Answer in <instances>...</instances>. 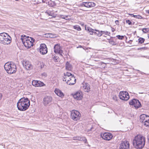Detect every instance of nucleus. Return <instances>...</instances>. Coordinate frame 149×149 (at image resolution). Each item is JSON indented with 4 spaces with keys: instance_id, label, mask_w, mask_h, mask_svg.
<instances>
[{
    "instance_id": "obj_1",
    "label": "nucleus",
    "mask_w": 149,
    "mask_h": 149,
    "mask_svg": "<svg viewBox=\"0 0 149 149\" xmlns=\"http://www.w3.org/2000/svg\"><path fill=\"white\" fill-rule=\"evenodd\" d=\"M145 138L141 135H137L134 138L133 140V145L136 148L141 149L144 146Z\"/></svg>"
},
{
    "instance_id": "obj_2",
    "label": "nucleus",
    "mask_w": 149,
    "mask_h": 149,
    "mask_svg": "<svg viewBox=\"0 0 149 149\" xmlns=\"http://www.w3.org/2000/svg\"><path fill=\"white\" fill-rule=\"evenodd\" d=\"M30 105V101L27 98H21L19 100L17 104V106L18 110L23 111L26 110Z\"/></svg>"
},
{
    "instance_id": "obj_3",
    "label": "nucleus",
    "mask_w": 149,
    "mask_h": 149,
    "mask_svg": "<svg viewBox=\"0 0 149 149\" xmlns=\"http://www.w3.org/2000/svg\"><path fill=\"white\" fill-rule=\"evenodd\" d=\"M21 39L23 43L27 48H30L33 46V43L35 40L33 38L23 35L21 36Z\"/></svg>"
},
{
    "instance_id": "obj_4",
    "label": "nucleus",
    "mask_w": 149,
    "mask_h": 149,
    "mask_svg": "<svg viewBox=\"0 0 149 149\" xmlns=\"http://www.w3.org/2000/svg\"><path fill=\"white\" fill-rule=\"evenodd\" d=\"M11 38L6 33H0V43L4 45H7L11 42Z\"/></svg>"
},
{
    "instance_id": "obj_5",
    "label": "nucleus",
    "mask_w": 149,
    "mask_h": 149,
    "mask_svg": "<svg viewBox=\"0 0 149 149\" xmlns=\"http://www.w3.org/2000/svg\"><path fill=\"white\" fill-rule=\"evenodd\" d=\"M4 67L5 70L9 74L15 73L16 71V66L13 63H6L5 64Z\"/></svg>"
},
{
    "instance_id": "obj_6",
    "label": "nucleus",
    "mask_w": 149,
    "mask_h": 149,
    "mask_svg": "<svg viewBox=\"0 0 149 149\" xmlns=\"http://www.w3.org/2000/svg\"><path fill=\"white\" fill-rule=\"evenodd\" d=\"M53 102V98L50 96L46 95L42 99V104L45 106H49Z\"/></svg>"
},
{
    "instance_id": "obj_7",
    "label": "nucleus",
    "mask_w": 149,
    "mask_h": 149,
    "mask_svg": "<svg viewBox=\"0 0 149 149\" xmlns=\"http://www.w3.org/2000/svg\"><path fill=\"white\" fill-rule=\"evenodd\" d=\"M81 116L80 113L77 111L73 110L71 114V117L74 121H77L80 119Z\"/></svg>"
},
{
    "instance_id": "obj_8",
    "label": "nucleus",
    "mask_w": 149,
    "mask_h": 149,
    "mask_svg": "<svg viewBox=\"0 0 149 149\" xmlns=\"http://www.w3.org/2000/svg\"><path fill=\"white\" fill-rule=\"evenodd\" d=\"M119 95L120 99L125 101L127 100L130 98L129 94L126 91L120 92Z\"/></svg>"
},
{
    "instance_id": "obj_9",
    "label": "nucleus",
    "mask_w": 149,
    "mask_h": 149,
    "mask_svg": "<svg viewBox=\"0 0 149 149\" xmlns=\"http://www.w3.org/2000/svg\"><path fill=\"white\" fill-rule=\"evenodd\" d=\"M130 105L133 106L136 108L138 109L141 107V104L139 101L136 99H133L129 102Z\"/></svg>"
},
{
    "instance_id": "obj_10",
    "label": "nucleus",
    "mask_w": 149,
    "mask_h": 149,
    "mask_svg": "<svg viewBox=\"0 0 149 149\" xmlns=\"http://www.w3.org/2000/svg\"><path fill=\"white\" fill-rule=\"evenodd\" d=\"M101 136L102 139L105 140L109 141L112 138V135L110 133L105 132L104 133H101Z\"/></svg>"
},
{
    "instance_id": "obj_11",
    "label": "nucleus",
    "mask_w": 149,
    "mask_h": 149,
    "mask_svg": "<svg viewBox=\"0 0 149 149\" xmlns=\"http://www.w3.org/2000/svg\"><path fill=\"white\" fill-rule=\"evenodd\" d=\"M54 52L56 53H58L61 56H63V51L62 50V47L60 46V44H57L54 47Z\"/></svg>"
},
{
    "instance_id": "obj_12",
    "label": "nucleus",
    "mask_w": 149,
    "mask_h": 149,
    "mask_svg": "<svg viewBox=\"0 0 149 149\" xmlns=\"http://www.w3.org/2000/svg\"><path fill=\"white\" fill-rule=\"evenodd\" d=\"M81 6L82 7L91 8L95 6V4L92 2H83L81 4Z\"/></svg>"
},
{
    "instance_id": "obj_13",
    "label": "nucleus",
    "mask_w": 149,
    "mask_h": 149,
    "mask_svg": "<svg viewBox=\"0 0 149 149\" xmlns=\"http://www.w3.org/2000/svg\"><path fill=\"white\" fill-rule=\"evenodd\" d=\"M39 51L42 54H45L47 52V49L45 44H41L40 46Z\"/></svg>"
},
{
    "instance_id": "obj_14",
    "label": "nucleus",
    "mask_w": 149,
    "mask_h": 149,
    "mask_svg": "<svg viewBox=\"0 0 149 149\" xmlns=\"http://www.w3.org/2000/svg\"><path fill=\"white\" fill-rule=\"evenodd\" d=\"M130 144L127 141H123L120 144V149H129Z\"/></svg>"
},
{
    "instance_id": "obj_15",
    "label": "nucleus",
    "mask_w": 149,
    "mask_h": 149,
    "mask_svg": "<svg viewBox=\"0 0 149 149\" xmlns=\"http://www.w3.org/2000/svg\"><path fill=\"white\" fill-rule=\"evenodd\" d=\"M76 79L74 75H72L71 76L69 79H68V80L67 81V84L72 85L76 83Z\"/></svg>"
},
{
    "instance_id": "obj_16",
    "label": "nucleus",
    "mask_w": 149,
    "mask_h": 149,
    "mask_svg": "<svg viewBox=\"0 0 149 149\" xmlns=\"http://www.w3.org/2000/svg\"><path fill=\"white\" fill-rule=\"evenodd\" d=\"M23 64L24 66L27 70H30L33 68L32 65L29 61H24Z\"/></svg>"
},
{
    "instance_id": "obj_17",
    "label": "nucleus",
    "mask_w": 149,
    "mask_h": 149,
    "mask_svg": "<svg viewBox=\"0 0 149 149\" xmlns=\"http://www.w3.org/2000/svg\"><path fill=\"white\" fill-rule=\"evenodd\" d=\"M73 97L77 100H80L82 99L83 95L81 92H77L74 95Z\"/></svg>"
},
{
    "instance_id": "obj_18",
    "label": "nucleus",
    "mask_w": 149,
    "mask_h": 149,
    "mask_svg": "<svg viewBox=\"0 0 149 149\" xmlns=\"http://www.w3.org/2000/svg\"><path fill=\"white\" fill-rule=\"evenodd\" d=\"M83 85V87L85 92H88L90 91V85L88 83H86L85 84H84Z\"/></svg>"
},
{
    "instance_id": "obj_19",
    "label": "nucleus",
    "mask_w": 149,
    "mask_h": 149,
    "mask_svg": "<svg viewBox=\"0 0 149 149\" xmlns=\"http://www.w3.org/2000/svg\"><path fill=\"white\" fill-rule=\"evenodd\" d=\"M54 92L58 96L61 97H63L64 96L63 93L58 89L56 88Z\"/></svg>"
},
{
    "instance_id": "obj_20",
    "label": "nucleus",
    "mask_w": 149,
    "mask_h": 149,
    "mask_svg": "<svg viewBox=\"0 0 149 149\" xmlns=\"http://www.w3.org/2000/svg\"><path fill=\"white\" fill-rule=\"evenodd\" d=\"M73 139L75 140L83 141L86 143L87 140L86 138L84 137H81L80 136H77L73 137Z\"/></svg>"
},
{
    "instance_id": "obj_21",
    "label": "nucleus",
    "mask_w": 149,
    "mask_h": 149,
    "mask_svg": "<svg viewBox=\"0 0 149 149\" xmlns=\"http://www.w3.org/2000/svg\"><path fill=\"white\" fill-rule=\"evenodd\" d=\"M93 34H94V35H96L98 37H100L102 36L101 31H100L99 30H95L93 33Z\"/></svg>"
},
{
    "instance_id": "obj_22",
    "label": "nucleus",
    "mask_w": 149,
    "mask_h": 149,
    "mask_svg": "<svg viewBox=\"0 0 149 149\" xmlns=\"http://www.w3.org/2000/svg\"><path fill=\"white\" fill-rule=\"evenodd\" d=\"M65 68L66 70H71L72 69L71 65L70 64L68 61L66 63Z\"/></svg>"
},
{
    "instance_id": "obj_23",
    "label": "nucleus",
    "mask_w": 149,
    "mask_h": 149,
    "mask_svg": "<svg viewBox=\"0 0 149 149\" xmlns=\"http://www.w3.org/2000/svg\"><path fill=\"white\" fill-rule=\"evenodd\" d=\"M48 4L51 7H54L56 6V3L54 1H52L51 0L48 1Z\"/></svg>"
},
{
    "instance_id": "obj_24",
    "label": "nucleus",
    "mask_w": 149,
    "mask_h": 149,
    "mask_svg": "<svg viewBox=\"0 0 149 149\" xmlns=\"http://www.w3.org/2000/svg\"><path fill=\"white\" fill-rule=\"evenodd\" d=\"M146 117V115L145 114H142L140 116V121L142 122L143 124L144 120H145V119Z\"/></svg>"
},
{
    "instance_id": "obj_25",
    "label": "nucleus",
    "mask_w": 149,
    "mask_h": 149,
    "mask_svg": "<svg viewBox=\"0 0 149 149\" xmlns=\"http://www.w3.org/2000/svg\"><path fill=\"white\" fill-rule=\"evenodd\" d=\"M88 31L90 33V34L91 35H93L95 30L92 29L90 27L87 28Z\"/></svg>"
},
{
    "instance_id": "obj_26",
    "label": "nucleus",
    "mask_w": 149,
    "mask_h": 149,
    "mask_svg": "<svg viewBox=\"0 0 149 149\" xmlns=\"http://www.w3.org/2000/svg\"><path fill=\"white\" fill-rule=\"evenodd\" d=\"M45 85V84L43 82L40 81H38L37 87H41Z\"/></svg>"
},
{
    "instance_id": "obj_27",
    "label": "nucleus",
    "mask_w": 149,
    "mask_h": 149,
    "mask_svg": "<svg viewBox=\"0 0 149 149\" xmlns=\"http://www.w3.org/2000/svg\"><path fill=\"white\" fill-rule=\"evenodd\" d=\"M145 41V39L143 38H140L138 39V41H139V44H141L142 43H143L144 41Z\"/></svg>"
},
{
    "instance_id": "obj_28",
    "label": "nucleus",
    "mask_w": 149,
    "mask_h": 149,
    "mask_svg": "<svg viewBox=\"0 0 149 149\" xmlns=\"http://www.w3.org/2000/svg\"><path fill=\"white\" fill-rule=\"evenodd\" d=\"M131 16L135 18H138V19H142V17L140 15H134L133 14H131Z\"/></svg>"
},
{
    "instance_id": "obj_29",
    "label": "nucleus",
    "mask_w": 149,
    "mask_h": 149,
    "mask_svg": "<svg viewBox=\"0 0 149 149\" xmlns=\"http://www.w3.org/2000/svg\"><path fill=\"white\" fill-rule=\"evenodd\" d=\"M74 28L78 31H80L81 30V29L80 26L79 25H76L74 26Z\"/></svg>"
},
{
    "instance_id": "obj_30",
    "label": "nucleus",
    "mask_w": 149,
    "mask_h": 149,
    "mask_svg": "<svg viewBox=\"0 0 149 149\" xmlns=\"http://www.w3.org/2000/svg\"><path fill=\"white\" fill-rule=\"evenodd\" d=\"M110 59L109 58H107L106 59L105 62H102L101 63V65L102 64H105L106 65L107 64H109L110 63Z\"/></svg>"
},
{
    "instance_id": "obj_31",
    "label": "nucleus",
    "mask_w": 149,
    "mask_h": 149,
    "mask_svg": "<svg viewBox=\"0 0 149 149\" xmlns=\"http://www.w3.org/2000/svg\"><path fill=\"white\" fill-rule=\"evenodd\" d=\"M38 82V81L33 80L32 81V84L33 86L37 87Z\"/></svg>"
},
{
    "instance_id": "obj_32",
    "label": "nucleus",
    "mask_w": 149,
    "mask_h": 149,
    "mask_svg": "<svg viewBox=\"0 0 149 149\" xmlns=\"http://www.w3.org/2000/svg\"><path fill=\"white\" fill-rule=\"evenodd\" d=\"M101 33H102V36L103 34H104L107 35H108L110 34V32L107 31H101Z\"/></svg>"
},
{
    "instance_id": "obj_33",
    "label": "nucleus",
    "mask_w": 149,
    "mask_h": 149,
    "mask_svg": "<svg viewBox=\"0 0 149 149\" xmlns=\"http://www.w3.org/2000/svg\"><path fill=\"white\" fill-rule=\"evenodd\" d=\"M63 81H66L67 80V81L68 80V79H69V78L70 77H67V75H64L63 76Z\"/></svg>"
},
{
    "instance_id": "obj_34",
    "label": "nucleus",
    "mask_w": 149,
    "mask_h": 149,
    "mask_svg": "<svg viewBox=\"0 0 149 149\" xmlns=\"http://www.w3.org/2000/svg\"><path fill=\"white\" fill-rule=\"evenodd\" d=\"M144 125L146 127H149V120L146 121L144 123H143Z\"/></svg>"
},
{
    "instance_id": "obj_35",
    "label": "nucleus",
    "mask_w": 149,
    "mask_h": 149,
    "mask_svg": "<svg viewBox=\"0 0 149 149\" xmlns=\"http://www.w3.org/2000/svg\"><path fill=\"white\" fill-rule=\"evenodd\" d=\"M116 37L120 40H123L124 38V36L119 35L117 36Z\"/></svg>"
},
{
    "instance_id": "obj_36",
    "label": "nucleus",
    "mask_w": 149,
    "mask_h": 149,
    "mask_svg": "<svg viewBox=\"0 0 149 149\" xmlns=\"http://www.w3.org/2000/svg\"><path fill=\"white\" fill-rule=\"evenodd\" d=\"M149 31V29L147 28H144L142 29V31L144 33L148 32Z\"/></svg>"
},
{
    "instance_id": "obj_37",
    "label": "nucleus",
    "mask_w": 149,
    "mask_h": 149,
    "mask_svg": "<svg viewBox=\"0 0 149 149\" xmlns=\"http://www.w3.org/2000/svg\"><path fill=\"white\" fill-rule=\"evenodd\" d=\"M64 75H67V77H71L72 75H73L70 73L69 72H67L66 73H64Z\"/></svg>"
},
{
    "instance_id": "obj_38",
    "label": "nucleus",
    "mask_w": 149,
    "mask_h": 149,
    "mask_svg": "<svg viewBox=\"0 0 149 149\" xmlns=\"http://www.w3.org/2000/svg\"><path fill=\"white\" fill-rule=\"evenodd\" d=\"M109 43L112 45H116L115 42L112 40H109Z\"/></svg>"
},
{
    "instance_id": "obj_39",
    "label": "nucleus",
    "mask_w": 149,
    "mask_h": 149,
    "mask_svg": "<svg viewBox=\"0 0 149 149\" xmlns=\"http://www.w3.org/2000/svg\"><path fill=\"white\" fill-rule=\"evenodd\" d=\"M44 36L47 38H52L50 36L49 33H46L44 35Z\"/></svg>"
},
{
    "instance_id": "obj_40",
    "label": "nucleus",
    "mask_w": 149,
    "mask_h": 149,
    "mask_svg": "<svg viewBox=\"0 0 149 149\" xmlns=\"http://www.w3.org/2000/svg\"><path fill=\"white\" fill-rule=\"evenodd\" d=\"M45 13L47 14V15H49L51 16V13L50 11L49 10H47L45 12Z\"/></svg>"
},
{
    "instance_id": "obj_41",
    "label": "nucleus",
    "mask_w": 149,
    "mask_h": 149,
    "mask_svg": "<svg viewBox=\"0 0 149 149\" xmlns=\"http://www.w3.org/2000/svg\"><path fill=\"white\" fill-rule=\"evenodd\" d=\"M145 119V120H144V122H143V123H144L145 122H146V121L149 120V116L146 115V118Z\"/></svg>"
},
{
    "instance_id": "obj_42",
    "label": "nucleus",
    "mask_w": 149,
    "mask_h": 149,
    "mask_svg": "<svg viewBox=\"0 0 149 149\" xmlns=\"http://www.w3.org/2000/svg\"><path fill=\"white\" fill-rule=\"evenodd\" d=\"M147 49V48L145 47H142L141 48H139L137 49V50H145Z\"/></svg>"
},
{
    "instance_id": "obj_43",
    "label": "nucleus",
    "mask_w": 149,
    "mask_h": 149,
    "mask_svg": "<svg viewBox=\"0 0 149 149\" xmlns=\"http://www.w3.org/2000/svg\"><path fill=\"white\" fill-rule=\"evenodd\" d=\"M126 22L129 25H130L132 24L131 22L129 20H126Z\"/></svg>"
},
{
    "instance_id": "obj_44",
    "label": "nucleus",
    "mask_w": 149,
    "mask_h": 149,
    "mask_svg": "<svg viewBox=\"0 0 149 149\" xmlns=\"http://www.w3.org/2000/svg\"><path fill=\"white\" fill-rule=\"evenodd\" d=\"M60 17L62 19H65L66 20L68 19L65 18V16L64 15H60Z\"/></svg>"
},
{
    "instance_id": "obj_45",
    "label": "nucleus",
    "mask_w": 149,
    "mask_h": 149,
    "mask_svg": "<svg viewBox=\"0 0 149 149\" xmlns=\"http://www.w3.org/2000/svg\"><path fill=\"white\" fill-rule=\"evenodd\" d=\"M42 76H44L45 77H46L47 76V73L45 72H44L42 73Z\"/></svg>"
},
{
    "instance_id": "obj_46",
    "label": "nucleus",
    "mask_w": 149,
    "mask_h": 149,
    "mask_svg": "<svg viewBox=\"0 0 149 149\" xmlns=\"http://www.w3.org/2000/svg\"><path fill=\"white\" fill-rule=\"evenodd\" d=\"M115 23L116 24V25H119V21L118 20H116L115 21Z\"/></svg>"
},
{
    "instance_id": "obj_47",
    "label": "nucleus",
    "mask_w": 149,
    "mask_h": 149,
    "mask_svg": "<svg viewBox=\"0 0 149 149\" xmlns=\"http://www.w3.org/2000/svg\"><path fill=\"white\" fill-rule=\"evenodd\" d=\"M93 129V127H92L90 129H88L87 130V132H90V131H92V129Z\"/></svg>"
},
{
    "instance_id": "obj_48",
    "label": "nucleus",
    "mask_w": 149,
    "mask_h": 149,
    "mask_svg": "<svg viewBox=\"0 0 149 149\" xmlns=\"http://www.w3.org/2000/svg\"><path fill=\"white\" fill-rule=\"evenodd\" d=\"M132 40H130L128 42V43L131 44L132 42Z\"/></svg>"
},
{
    "instance_id": "obj_49",
    "label": "nucleus",
    "mask_w": 149,
    "mask_h": 149,
    "mask_svg": "<svg viewBox=\"0 0 149 149\" xmlns=\"http://www.w3.org/2000/svg\"><path fill=\"white\" fill-rule=\"evenodd\" d=\"M2 97V94L0 93V100H1V99Z\"/></svg>"
},
{
    "instance_id": "obj_50",
    "label": "nucleus",
    "mask_w": 149,
    "mask_h": 149,
    "mask_svg": "<svg viewBox=\"0 0 149 149\" xmlns=\"http://www.w3.org/2000/svg\"><path fill=\"white\" fill-rule=\"evenodd\" d=\"M146 13L149 14V10H146Z\"/></svg>"
},
{
    "instance_id": "obj_51",
    "label": "nucleus",
    "mask_w": 149,
    "mask_h": 149,
    "mask_svg": "<svg viewBox=\"0 0 149 149\" xmlns=\"http://www.w3.org/2000/svg\"><path fill=\"white\" fill-rule=\"evenodd\" d=\"M147 139L148 141V142H149V135L147 136Z\"/></svg>"
},
{
    "instance_id": "obj_52",
    "label": "nucleus",
    "mask_w": 149,
    "mask_h": 149,
    "mask_svg": "<svg viewBox=\"0 0 149 149\" xmlns=\"http://www.w3.org/2000/svg\"><path fill=\"white\" fill-rule=\"evenodd\" d=\"M82 47L81 46L79 45L78 47H77V48H82Z\"/></svg>"
},
{
    "instance_id": "obj_53",
    "label": "nucleus",
    "mask_w": 149,
    "mask_h": 149,
    "mask_svg": "<svg viewBox=\"0 0 149 149\" xmlns=\"http://www.w3.org/2000/svg\"><path fill=\"white\" fill-rule=\"evenodd\" d=\"M68 15H66L65 16V18H67L68 17Z\"/></svg>"
},
{
    "instance_id": "obj_54",
    "label": "nucleus",
    "mask_w": 149,
    "mask_h": 149,
    "mask_svg": "<svg viewBox=\"0 0 149 149\" xmlns=\"http://www.w3.org/2000/svg\"><path fill=\"white\" fill-rule=\"evenodd\" d=\"M42 0V2L43 3H45V1H44V0Z\"/></svg>"
},
{
    "instance_id": "obj_55",
    "label": "nucleus",
    "mask_w": 149,
    "mask_h": 149,
    "mask_svg": "<svg viewBox=\"0 0 149 149\" xmlns=\"http://www.w3.org/2000/svg\"><path fill=\"white\" fill-rule=\"evenodd\" d=\"M148 38H149V33L148 34Z\"/></svg>"
},
{
    "instance_id": "obj_56",
    "label": "nucleus",
    "mask_w": 149,
    "mask_h": 149,
    "mask_svg": "<svg viewBox=\"0 0 149 149\" xmlns=\"http://www.w3.org/2000/svg\"><path fill=\"white\" fill-rule=\"evenodd\" d=\"M15 0L17 1H19V0Z\"/></svg>"
},
{
    "instance_id": "obj_57",
    "label": "nucleus",
    "mask_w": 149,
    "mask_h": 149,
    "mask_svg": "<svg viewBox=\"0 0 149 149\" xmlns=\"http://www.w3.org/2000/svg\"><path fill=\"white\" fill-rule=\"evenodd\" d=\"M85 29L86 30V27H85Z\"/></svg>"
}]
</instances>
